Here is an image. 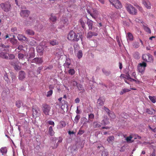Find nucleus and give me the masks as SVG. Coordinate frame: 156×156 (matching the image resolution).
Returning <instances> with one entry per match:
<instances>
[{
  "label": "nucleus",
  "mask_w": 156,
  "mask_h": 156,
  "mask_svg": "<svg viewBox=\"0 0 156 156\" xmlns=\"http://www.w3.org/2000/svg\"><path fill=\"white\" fill-rule=\"evenodd\" d=\"M66 125L65 122L64 121H61L59 124L57 126V128L58 129L62 128L65 127Z\"/></svg>",
  "instance_id": "6ab92c4d"
},
{
  "label": "nucleus",
  "mask_w": 156,
  "mask_h": 156,
  "mask_svg": "<svg viewBox=\"0 0 156 156\" xmlns=\"http://www.w3.org/2000/svg\"><path fill=\"white\" fill-rule=\"evenodd\" d=\"M10 73L11 74V77L12 80H14L16 78L14 74H12V73Z\"/></svg>",
  "instance_id": "052dcab7"
},
{
  "label": "nucleus",
  "mask_w": 156,
  "mask_h": 156,
  "mask_svg": "<svg viewBox=\"0 0 156 156\" xmlns=\"http://www.w3.org/2000/svg\"><path fill=\"white\" fill-rule=\"evenodd\" d=\"M133 56L135 58L138 59L140 57V55L138 52H136L134 54Z\"/></svg>",
  "instance_id": "37998d69"
},
{
  "label": "nucleus",
  "mask_w": 156,
  "mask_h": 156,
  "mask_svg": "<svg viewBox=\"0 0 156 156\" xmlns=\"http://www.w3.org/2000/svg\"><path fill=\"white\" fill-rule=\"evenodd\" d=\"M37 52L42 53H43L44 49L41 46L38 45L37 47Z\"/></svg>",
  "instance_id": "bb28decb"
},
{
  "label": "nucleus",
  "mask_w": 156,
  "mask_h": 156,
  "mask_svg": "<svg viewBox=\"0 0 156 156\" xmlns=\"http://www.w3.org/2000/svg\"><path fill=\"white\" fill-rule=\"evenodd\" d=\"M108 154V152L105 150L103 151L102 153V156H107Z\"/></svg>",
  "instance_id": "8fccbe9b"
},
{
  "label": "nucleus",
  "mask_w": 156,
  "mask_h": 156,
  "mask_svg": "<svg viewBox=\"0 0 156 156\" xmlns=\"http://www.w3.org/2000/svg\"><path fill=\"white\" fill-rule=\"evenodd\" d=\"M87 24L88 26L89 29L90 30H92V29L93 21L91 20L88 19L87 21Z\"/></svg>",
  "instance_id": "412c9836"
},
{
  "label": "nucleus",
  "mask_w": 156,
  "mask_h": 156,
  "mask_svg": "<svg viewBox=\"0 0 156 156\" xmlns=\"http://www.w3.org/2000/svg\"><path fill=\"white\" fill-rule=\"evenodd\" d=\"M30 14V12L28 10H22L20 15L22 17H28Z\"/></svg>",
  "instance_id": "f8f14e48"
},
{
  "label": "nucleus",
  "mask_w": 156,
  "mask_h": 156,
  "mask_svg": "<svg viewBox=\"0 0 156 156\" xmlns=\"http://www.w3.org/2000/svg\"><path fill=\"white\" fill-rule=\"evenodd\" d=\"M126 8L129 13L132 15H136L137 13V10L131 4L126 3L125 6Z\"/></svg>",
  "instance_id": "f03ea898"
},
{
  "label": "nucleus",
  "mask_w": 156,
  "mask_h": 156,
  "mask_svg": "<svg viewBox=\"0 0 156 156\" xmlns=\"http://www.w3.org/2000/svg\"><path fill=\"white\" fill-rule=\"evenodd\" d=\"M42 62L43 61L41 58H35L32 61V62H35L37 64H41Z\"/></svg>",
  "instance_id": "dca6fc26"
},
{
  "label": "nucleus",
  "mask_w": 156,
  "mask_h": 156,
  "mask_svg": "<svg viewBox=\"0 0 156 156\" xmlns=\"http://www.w3.org/2000/svg\"><path fill=\"white\" fill-rule=\"evenodd\" d=\"M10 36L11 37V38H9L11 42L13 44H15L16 43L17 40L14 38L15 37V36L14 35H12L10 34Z\"/></svg>",
  "instance_id": "aec40b11"
},
{
  "label": "nucleus",
  "mask_w": 156,
  "mask_h": 156,
  "mask_svg": "<svg viewBox=\"0 0 156 156\" xmlns=\"http://www.w3.org/2000/svg\"><path fill=\"white\" fill-rule=\"evenodd\" d=\"M50 109V107L49 105H44L43 108V112L45 115H48Z\"/></svg>",
  "instance_id": "9b49d317"
},
{
  "label": "nucleus",
  "mask_w": 156,
  "mask_h": 156,
  "mask_svg": "<svg viewBox=\"0 0 156 156\" xmlns=\"http://www.w3.org/2000/svg\"><path fill=\"white\" fill-rule=\"evenodd\" d=\"M62 23H63L64 24V25H67L68 24V21L67 19H64V20H62L61 21Z\"/></svg>",
  "instance_id": "de8ad7c7"
},
{
  "label": "nucleus",
  "mask_w": 156,
  "mask_h": 156,
  "mask_svg": "<svg viewBox=\"0 0 156 156\" xmlns=\"http://www.w3.org/2000/svg\"><path fill=\"white\" fill-rule=\"evenodd\" d=\"M146 111L147 113L150 114H152L155 112V110L153 109H147Z\"/></svg>",
  "instance_id": "c756f323"
},
{
  "label": "nucleus",
  "mask_w": 156,
  "mask_h": 156,
  "mask_svg": "<svg viewBox=\"0 0 156 156\" xmlns=\"http://www.w3.org/2000/svg\"><path fill=\"white\" fill-rule=\"evenodd\" d=\"M77 87L79 90H81L82 92L85 91V90L83 87L82 85L81 84H78L77 86Z\"/></svg>",
  "instance_id": "c85d7f7f"
},
{
  "label": "nucleus",
  "mask_w": 156,
  "mask_h": 156,
  "mask_svg": "<svg viewBox=\"0 0 156 156\" xmlns=\"http://www.w3.org/2000/svg\"><path fill=\"white\" fill-rule=\"evenodd\" d=\"M126 37L127 41H132L133 40V37L131 33L129 32L126 34Z\"/></svg>",
  "instance_id": "4468645a"
},
{
  "label": "nucleus",
  "mask_w": 156,
  "mask_h": 156,
  "mask_svg": "<svg viewBox=\"0 0 156 156\" xmlns=\"http://www.w3.org/2000/svg\"><path fill=\"white\" fill-rule=\"evenodd\" d=\"M120 77L121 78L124 79H126L129 80H130V81H134L135 80L131 78L129 76H127L125 75L124 74H121Z\"/></svg>",
  "instance_id": "f3484780"
},
{
  "label": "nucleus",
  "mask_w": 156,
  "mask_h": 156,
  "mask_svg": "<svg viewBox=\"0 0 156 156\" xmlns=\"http://www.w3.org/2000/svg\"><path fill=\"white\" fill-rule=\"evenodd\" d=\"M17 38L19 40H25L27 38L25 36L21 34H19L17 36Z\"/></svg>",
  "instance_id": "cd10ccee"
},
{
  "label": "nucleus",
  "mask_w": 156,
  "mask_h": 156,
  "mask_svg": "<svg viewBox=\"0 0 156 156\" xmlns=\"http://www.w3.org/2000/svg\"><path fill=\"white\" fill-rule=\"evenodd\" d=\"M8 56L9 59H13L15 58V56L14 55L12 54H8Z\"/></svg>",
  "instance_id": "6e6d98bb"
},
{
  "label": "nucleus",
  "mask_w": 156,
  "mask_h": 156,
  "mask_svg": "<svg viewBox=\"0 0 156 156\" xmlns=\"http://www.w3.org/2000/svg\"><path fill=\"white\" fill-rule=\"evenodd\" d=\"M110 2L114 7L117 9H120L122 7L121 2L118 0H109Z\"/></svg>",
  "instance_id": "423d86ee"
},
{
  "label": "nucleus",
  "mask_w": 156,
  "mask_h": 156,
  "mask_svg": "<svg viewBox=\"0 0 156 156\" xmlns=\"http://www.w3.org/2000/svg\"><path fill=\"white\" fill-rule=\"evenodd\" d=\"M50 19L51 21L53 22H55L56 20V17L55 15L54 14H52Z\"/></svg>",
  "instance_id": "e433bc0d"
},
{
  "label": "nucleus",
  "mask_w": 156,
  "mask_h": 156,
  "mask_svg": "<svg viewBox=\"0 0 156 156\" xmlns=\"http://www.w3.org/2000/svg\"><path fill=\"white\" fill-rule=\"evenodd\" d=\"M62 138L60 137H59L58 139V142L57 144H59L61 143L62 142Z\"/></svg>",
  "instance_id": "774afa93"
},
{
  "label": "nucleus",
  "mask_w": 156,
  "mask_h": 156,
  "mask_svg": "<svg viewBox=\"0 0 156 156\" xmlns=\"http://www.w3.org/2000/svg\"><path fill=\"white\" fill-rule=\"evenodd\" d=\"M58 44V42L55 40H52L50 42V44L52 45H55Z\"/></svg>",
  "instance_id": "a19ab883"
},
{
  "label": "nucleus",
  "mask_w": 156,
  "mask_h": 156,
  "mask_svg": "<svg viewBox=\"0 0 156 156\" xmlns=\"http://www.w3.org/2000/svg\"><path fill=\"white\" fill-rule=\"evenodd\" d=\"M48 134L51 136H53L54 135L55 132L53 130L52 126H50L48 129Z\"/></svg>",
  "instance_id": "5701e85b"
},
{
  "label": "nucleus",
  "mask_w": 156,
  "mask_h": 156,
  "mask_svg": "<svg viewBox=\"0 0 156 156\" xmlns=\"http://www.w3.org/2000/svg\"><path fill=\"white\" fill-rule=\"evenodd\" d=\"M94 126L95 127L98 128L101 127V125L100 123L98 122H94Z\"/></svg>",
  "instance_id": "79ce46f5"
},
{
  "label": "nucleus",
  "mask_w": 156,
  "mask_h": 156,
  "mask_svg": "<svg viewBox=\"0 0 156 156\" xmlns=\"http://www.w3.org/2000/svg\"><path fill=\"white\" fill-rule=\"evenodd\" d=\"M97 103L98 105L100 106L104 104V101L101 98H99L98 100Z\"/></svg>",
  "instance_id": "f704fd0d"
},
{
  "label": "nucleus",
  "mask_w": 156,
  "mask_h": 156,
  "mask_svg": "<svg viewBox=\"0 0 156 156\" xmlns=\"http://www.w3.org/2000/svg\"><path fill=\"white\" fill-rule=\"evenodd\" d=\"M142 58L143 60L145 62H151L153 60L152 56L149 54L143 55Z\"/></svg>",
  "instance_id": "0eeeda50"
},
{
  "label": "nucleus",
  "mask_w": 156,
  "mask_h": 156,
  "mask_svg": "<svg viewBox=\"0 0 156 156\" xmlns=\"http://www.w3.org/2000/svg\"><path fill=\"white\" fill-rule=\"evenodd\" d=\"M19 117L20 119H22L23 120V122L25 124H27V122L24 119V116H25V115L24 114H19Z\"/></svg>",
  "instance_id": "b1692460"
},
{
  "label": "nucleus",
  "mask_w": 156,
  "mask_h": 156,
  "mask_svg": "<svg viewBox=\"0 0 156 156\" xmlns=\"http://www.w3.org/2000/svg\"><path fill=\"white\" fill-rule=\"evenodd\" d=\"M136 7H137V9H139V10L140 12H142L143 11V8H142L140 6H139V5H137V6H136Z\"/></svg>",
  "instance_id": "0e129e2a"
},
{
  "label": "nucleus",
  "mask_w": 156,
  "mask_h": 156,
  "mask_svg": "<svg viewBox=\"0 0 156 156\" xmlns=\"http://www.w3.org/2000/svg\"><path fill=\"white\" fill-rule=\"evenodd\" d=\"M14 68L16 70H19L20 69V67L17 65H14Z\"/></svg>",
  "instance_id": "13d9d810"
},
{
  "label": "nucleus",
  "mask_w": 156,
  "mask_h": 156,
  "mask_svg": "<svg viewBox=\"0 0 156 156\" xmlns=\"http://www.w3.org/2000/svg\"><path fill=\"white\" fill-rule=\"evenodd\" d=\"M98 35V33L96 32L89 31L87 33V38L90 39L93 36H97Z\"/></svg>",
  "instance_id": "ddd939ff"
},
{
  "label": "nucleus",
  "mask_w": 156,
  "mask_h": 156,
  "mask_svg": "<svg viewBox=\"0 0 156 156\" xmlns=\"http://www.w3.org/2000/svg\"><path fill=\"white\" fill-rule=\"evenodd\" d=\"M149 98L152 103H155L156 100V96H149Z\"/></svg>",
  "instance_id": "473e14b6"
},
{
  "label": "nucleus",
  "mask_w": 156,
  "mask_h": 156,
  "mask_svg": "<svg viewBox=\"0 0 156 156\" xmlns=\"http://www.w3.org/2000/svg\"><path fill=\"white\" fill-rule=\"evenodd\" d=\"M5 50L6 52L4 51H2L0 52V57L3 58L5 59H8L9 58L8 56V54L7 53L8 51V49H4V51Z\"/></svg>",
  "instance_id": "9d476101"
},
{
  "label": "nucleus",
  "mask_w": 156,
  "mask_h": 156,
  "mask_svg": "<svg viewBox=\"0 0 156 156\" xmlns=\"http://www.w3.org/2000/svg\"><path fill=\"white\" fill-rule=\"evenodd\" d=\"M68 73L70 74L73 75L74 74L75 71L73 69H70L69 70Z\"/></svg>",
  "instance_id": "c03bdc74"
},
{
  "label": "nucleus",
  "mask_w": 156,
  "mask_h": 156,
  "mask_svg": "<svg viewBox=\"0 0 156 156\" xmlns=\"http://www.w3.org/2000/svg\"><path fill=\"white\" fill-rule=\"evenodd\" d=\"M53 91L52 90H50L48 92L47 96L48 97H50L52 94Z\"/></svg>",
  "instance_id": "603ef678"
},
{
  "label": "nucleus",
  "mask_w": 156,
  "mask_h": 156,
  "mask_svg": "<svg viewBox=\"0 0 156 156\" xmlns=\"http://www.w3.org/2000/svg\"><path fill=\"white\" fill-rule=\"evenodd\" d=\"M142 3L147 9H150L151 8V4L148 0H142Z\"/></svg>",
  "instance_id": "1a4fd4ad"
},
{
  "label": "nucleus",
  "mask_w": 156,
  "mask_h": 156,
  "mask_svg": "<svg viewBox=\"0 0 156 156\" xmlns=\"http://www.w3.org/2000/svg\"><path fill=\"white\" fill-rule=\"evenodd\" d=\"M87 12L90 14V16L94 19L97 17L98 14L96 10H94L92 7H89V8L87 7Z\"/></svg>",
  "instance_id": "39448f33"
},
{
  "label": "nucleus",
  "mask_w": 156,
  "mask_h": 156,
  "mask_svg": "<svg viewBox=\"0 0 156 156\" xmlns=\"http://www.w3.org/2000/svg\"><path fill=\"white\" fill-rule=\"evenodd\" d=\"M78 84L77 82L74 80H72L70 82V85L73 87L77 86Z\"/></svg>",
  "instance_id": "2f4dec72"
},
{
  "label": "nucleus",
  "mask_w": 156,
  "mask_h": 156,
  "mask_svg": "<svg viewBox=\"0 0 156 156\" xmlns=\"http://www.w3.org/2000/svg\"><path fill=\"white\" fill-rule=\"evenodd\" d=\"M147 64L144 62L139 63L137 66V70L139 72L143 74L144 72Z\"/></svg>",
  "instance_id": "20e7f679"
},
{
  "label": "nucleus",
  "mask_w": 156,
  "mask_h": 156,
  "mask_svg": "<svg viewBox=\"0 0 156 156\" xmlns=\"http://www.w3.org/2000/svg\"><path fill=\"white\" fill-rule=\"evenodd\" d=\"M133 47L136 48H137L139 47V45L138 43L135 42L133 44Z\"/></svg>",
  "instance_id": "bf43d9fd"
},
{
  "label": "nucleus",
  "mask_w": 156,
  "mask_h": 156,
  "mask_svg": "<svg viewBox=\"0 0 156 156\" xmlns=\"http://www.w3.org/2000/svg\"><path fill=\"white\" fill-rule=\"evenodd\" d=\"M114 137L113 136H111L109 137L107 139V141L109 143H111L113 142L114 140Z\"/></svg>",
  "instance_id": "4c0bfd02"
},
{
  "label": "nucleus",
  "mask_w": 156,
  "mask_h": 156,
  "mask_svg": "<svg viewBox=\"0 0 156 156\" xmlns=\"http://www.w3.org/2000/svg\"><path fill=\"white\" fill-rule=\"evenodd\" d=\"M108 116L109 117L112 119H115L116 117V116L115 115L114 113L112 112H110V113L108 114Z\"/></svg>",
  "instance_id": "72a5a7b5"
},
{
  "label": "nucleus",
  "mask_w": 156,
  "mask_h": 156,
  "mask_svg": "<svg viewBox=\"0 0 156 156\" xmlns=\"http://www.w3.org/2000/svg\"><path fill=\"white\" fill-rule=\"evenodd\" d=\"M26 33L30 35H33L34 34V32L32 30L28 29L26 31Z\"/></svg>",
  "instance_id": "a878e982"
},
{
  "label": "nucleus",
  "mask_w": 156,
  "mask_h": 156,
  "mask_svg": "<svg viewBox=\"0 0 156 156\" xmlns=\"http://www.w3.org/2000/svg\"><path fill=\"white\" fill-rule=\"evenodd\" d=\"M130 90L126 88L123 89L120 92V94H123L124 93L129 91Z\"/></svg>",
  "instance_id": "c9c22d12"
},
{
  "label": "nucleus",
  "mask_w": 156,
  "mask_h": 156,
  "mask_svg": "<svg viewBox=\"0 0 156 156\" xmlns=\"http://www.w3.org/2000/svg\"><path fill=\"white\" fill-rule=\"evenodd\" d=\"M143 28L144 30L147 32L149 33H151V30L147 26H144Z\"/></svg>",
  "instance_id": "58836bf2"
},
{
  "label": "nucleus",
  "mask_w": 156,
  "mask_h": 156,
  "mask_svg": "<svg viewBox=\"0 0 156 156\" xmlns=\"http://www.w3.org/2000/svg\"><path fill=\"white\" fill-rule=\"evenodd\" d=\"M82 37L81 34H76L73 31H71L68 34L67 38L70 41H77L79 40L80 38L81 39V41H82Z\"/></svg>",
  "instance_id": "f257e3e1"
},
{
  "label": "nucleus",
  "mask_w": 156,
  "mask_h": 156,
  "mask_svg": "<svg viewBox=\"0 0 156 156\" xmlns=\"http://www.w3.org/2000/svg\"><path fill=\"white\" fill-rule=\"evenodd\" d=\"M70 64V62H69L68 60H66V61L64 64V66L66 68H68Z\"/></svg>",
  "instance_id": "ea45409f"
},
{
  "label": "nucleus",
  "mask_w": 156,
  "mask_h": 156,
  "mask_svg": "<svg viewBox=\"0 0 156 156\" xmlns=\"http://www.w3.org/2000/svg\"><path fill=\"white\" fill-rule=\"evenodd\" d=\"M83 55V52L81 50H79L76 54V55L78 59L81 58L82 57Z\"/></svg>",
  "instance_id": "393cba45"
},
{
  "label": "nucleus",
  "mask_w": 156,
  "mask_h": 156,
  "mask_svg": "<svg viewBox=\"0 0 156 156\" xmlns=\"http://www.w3.org/2000/svg\"><path fill=\"white\" fill-rule=\"evenodd\" d=\"M0 6L2 9L5 12H8L10 11L11 9L10 4L9 2H6L4 3H2Z\"/></svg>",
  "instance_id": "7ed1b4c3"
},
{
  "label": "nucleus",
  "mask_w": 156,
  "mask_h": 156,
  "mask_svg": "<svg viewBox=\"0 0 156 156\" xmlns=\"http://www.w3.org/2000/svg\"><path fill=\"white\" fill-rule=\"evenodd\" d=\"M18 58L19 59H21L22 60H23L24 59V55L22 54H19L18 55Z\"/></svg>",
  "instance_id": "a18cd8bd"
},
{
  "label": "nucleus",
  "mask_w": 156,
  "mask_h": 156,
  "mask_svg": "<svg viewBox=\"0 0 156 156\" xmlns=\"http://www.w3.org/2000/svg\"><path fill=\"white\" fill-rule=\"evenodd\" d=\"M1 152L2 153V155L6 153L7 152V149L6 147H2L0 150Z\"/></svg>",
  "instance_id": "7c9ffc66"
},
{
  "label": "nucleus",
  "mask_w": 156,
  "mask_h": 156,
  "mask_svg": "<svg viewBox=\"0 0 156 156\" xmlns=\"http://www.w3.org/2000/svg\"><path fill=\"white\" fill-rule=\"evenodd\" d=\"M150 129L154 133H156V128H152L151 127L149 126Z\"/></svg>",
  "instance_id": "69168bd1"
},
{
  "label": "nucleus",
  "mask_w": 156,
  "mask_h": 156,
  "mask_svg": "<svg viewBox=\"0 0 156 156\" xmlns=\"http://www.w3.org/2000/svg\"><path fill=\"white\" fill-rule=\"evenodd\" d=\"M80 22L82 27H83L84 29V27H85V24L84 21L82 20H80Z\"/></svg>",
  "instance_id": "49530a36"
},
{
  "label": "nucleus",
  "mask_w": 156,
  "mask_h": 156,
  "mask_svg": "<svg viewBox=\"0 0 156 156\" xmlns=\"http://www.w3.org/2000/svg\"><path fill=\"white\" fill-rule=\"evenodd\" d=\"M103 109L107 113L108 115L111 112L108 108L105 107H104L103 108Z\"/></svg>",
  "instance_id": "864d4df0"
},
{
  "label": "nucleus",
  "mask_w": 156,
  "mask_h": 156,
  "mask_svg": "<svg viewBox=\"0 0 156 156\" xmlns=\"http://www.w3.org/2000/svg\"><path fill=\"white\" fill-rule=\"evenodd\" d=\"M25 77V73L23 71H20L19 72V78L20 80H22Z\"/></svg>",
  "instance_id": "a211bd4d"
},
{
  "label": "nucleus",
  "mask_w": 156,
  "mask_h": 156,
  "mask_svg": "<svg viewBox=\"0 0 156 156\" xmlns=\"http://www.w3.org/2000/svg\"><path fill=\"white\" fill-rule=\"evenodd\" d=\"M109 123L108 119L107 117H104L103 120L102 121L101 124L102 125H107Z\"/></svg>",
  "instance_id": "4be33fe9"
},
{
  "label": "nucleus",
  "mask_w": 156,
  "mask_h": 156,
  "mask_svg": "<svg viewBox=\"0 0 156 156\" xmlns=\"http://www.w3.org/2000/svg\"><path fill=\"white\" fill-rule=\"evenodd\" d=\"M47 123H48L49 125H51L53 126H54L55 125L54 122L53 121L49 120L48 121Z\"/></svg>",
  "instance_id": "5fc2aeb1"
},
{
  "label": "nucleus",
  "mask_w": 156,
  "mask_h": 156,
  "mask_svg": "<svg viewBox=\"0 0 156 156\" xmlns=\"http://www.w3.org/2000/svg\"><path fill=\"white\" fill-rule=\"evenodd\" d=\"M88 116H89V118L90 120V119H93L94 117V115L92 113L89 114Z\"/></svg>",
  "instance_id": "4d7b16f0"
},
{
  "label": "nucleus",
  "mask_w": 156,
  "mask_h": 156,
  "mask_svg": "<svg viewBox=\"0 0 156 156\" xmlns=\"http://www.w3.org/2000/svg\"><path fill=\"white\" fill-rule=\"evenodd\" d=\"M80 100L79 98H77L75 100V102L76 103H79L80 102Z\"/></svg>",
  "instance_id": "338daca9"
},
{
  "label": "nucleus",
  "mask_w": 156,
  "mask_h": 156,
  "mask_svg": "<svg viewBox=\"0 0 156 156\" xmlns=\"http://www.w3.org/2000/svg\"><path fill=\"white\" fill-rule=\"evenodd\" d=\"M4 79L6 81L8 82L9 81V79L7 76V74H5L4 75Z\"/></svg>",
  "instance_id": "e2e57ef3"
},
{
  "label": "nucleus",
  "mask_w": 156,
  "mask_h": 156,
  "mask_svg": "<svg viewBox=\"0 0 156 156\" xmlns=\"http://www.w3.org/2000/svg\"><path fill=\"white\" fill-rule=\"evenodd\" d=\"M16 106L18 108H20L21 105V102L20 101H17L16 102Z\"/></svg>",
  "instance_id": "09e8293b"
},
{
  "label": "nucleus",
  "mask_w": 156,
  "mask_h": 156,
  "mask_svg": "<svg viewBox=\"0 0 156 156\" xmlns=\"http://www.w3.org/2000/svg\"><path fill=\"white\" fill-rule=\"evenodd\" d=\"M135 21L136 22H138V23H142V20L140 19H139V18L136 19Z\"/></svg>",
  "instance_id": "680f3d73"
},
{
  "label": "nucleus",
  "mask_w": 156,
  "mask_h": 156,
  "mask_svg": "<svg viewBox=\"0 0 156 156\" xmlns=\"http://www.w3.org/2000/svg\"><path fill=\"white\" fill-rule=\"evenodd\" d=\"M80 118V116L79 115H77L75 117L74 121L75 122L77 123Z\"/></svg>",
  "instance_id": "3c124183"
},
{
  "label": "nucleus",
  "mask_w": 156,
  "mask_h": 156,
  "mask_svg": "<svg viewBox=\"0 0 156 156\" xmlns=\"http://www.w3.org/2000/svg\"><path fill=\"white\" fill-rule=\"evenodd\" d=\"M133 138H134V139H136V137H134L133 135H131L129 136L126 137V140L127 142L128 143H132L133 141V140H132V139Z\"/></svg>",
  "instance_id": "2eb2a0df"
},
{
  "label": "nucleus",
  "mask_w": 156,
  "mask_h": 156,
  "mask_svg": "<svg viewBox=\"0 0 156 156\" xmlns=\"http://www.w3.org/2000/svg\"><path fill=\"white\" fill-rule=\"evenodd\" d=\"M40 111L38 108L34 106L33 107V115L34 118H36L39 115Z\"/></svg>",
  "instance_id": "6e6552de"
}]
</instances>
